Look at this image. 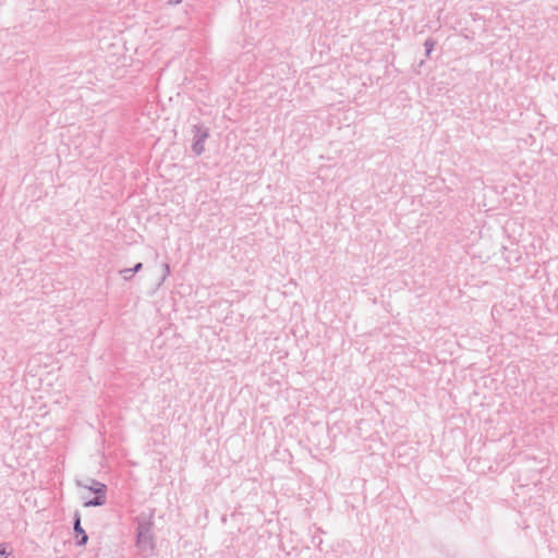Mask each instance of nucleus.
Segmentation results:
<instances>
[{"instance_id":"nucleus-1","label":"nucleus","mask_w":558,"mask_h":558,"mask_svg":"<svg viewBox=\"0 0 558 558\" xmlns=\"http://www.w3.org/2000/svg\"><path fill=\"white\" fill-rule=\"evenodd\" d=\"M135 527V558H150L156 555V539L154 535V511L149 514L141 513L134 518Z\"/></svg>"},{"instance_id":"nucleus-2","label":"nucleus","mask_w":558,"mask_h":558,"mask_svg":"<svg viewBox=\"0 0 558 558\" xmlns=\"http://www.w3.org/2000/svg\"><path fill=\"white\" fill-rule=\"evenodd\" d=\"M193 144L192 150L196 156H201L205 151V142L209 137V130L202 123L192 126Z\"/></svg>"},{"instance_id":"nucleus-3","label":"nucleus","mask_w":558,"mask_h":558,"mask_svg":"<svg viewBox=\"0 0 558 558\" xmlns=\"http://www.w3.org/2000/svg\"><path fill=\"white\" fill-rule=\"evenodd\" d=\"M95 494V497L85 501L84 507H100L107 501V486L96 480H92V486H85Z\"/></svg>"},{"instance_id":"nucleus-4","label":"nucleus","mask_w":558,"mask_h":558,"mask_svg":"<svg viewBox=\"0 0 558 558\" xmlns=\"http://www.w3.org/2000/svg\"><path fill=\"white\" fill-rule=\"evenodd\" d=\"M73 532L75 534V544L76 546H85L88 542V535L85 530L82 527L81 523V513L76 510L73 514Z\"/></svg>"},{"instance_id":"nucleus-5","label":"nucleus","mask_w":558,"mask_h":558,"mask_svg":"<svg viewBox=\"0 0 558 558\" xmlns=\"http://www.w3.org/2000/svg\"><path fill=\"white\" fill-rule=\"evenodd\" d=\"M436 45V40L432 37H428L425 43H424V47H425V56L426 57H429L434 47Z\"/></svg>"},{"instance_id":"nucleus-6","label":"nucleus","mask_w":558,"mask_h":558,"mask_svg":"<svg viewBox=\"0 0 558 558\" xmlns=\"http://www.w3.org/2000/svg\"><path fill=\"white\" fill-rule=\"evenodd\" d=\"M8 543H1L0 544V557L2 558H9L11 556V550L9 549Z\"/></svg>"},{"instance_id":"nucleus-7","label":"nucleus","mask_w":558,"mask_h":558,"mask_svg":"<svg viewBox=\"0 0 558 558\" xmlns=\"http://www.w3.org/2000/svg\"><path fill=\"white\" fill-rule=\"evenodd\" d=\"M119 272H120L121 277L123 278V280H125V281L131 280L134 276L133 271L130 268L121 269Z\"/></svg>"},{"instance_id":"nucleus-8","label":"nucleus","mask_w":558,"mask_h":558,"mask_svg":"<svg viewBox=\"0 0 558 558\" xmlns=\"http://www.w3.org/2000/svg\"><path fill=\"white\" fill-rule=\"evenodd\" d=\"M142 268H143V264H142V263H137V264H135V265H134V267H132V268H130V269L133 271V274H136V272H138Z\"/></svg>"},{"instance_id":"nucleus-9","label":"nucleus","mask_w":558,"mask_h":558,"mask_svg":"<svg viewBox=\"0 0 558 558\" xmlns=\"http://www.w3.org/2000/svg\"><path fill=\"white\" fill-rule=\"evenodd\" d=\"M180 3H182V0H168L167 1L168 5H178Z\"/></svg>"},{"instance_id":"nucleus-10","label":"nucleus","mask_w":558,"mask_h":558,"mask_svg":"<svg viewBox=\"0 0 558 558\" xmlns=\"http://www.w3.org/2000/svg\"><path fill=\"white\" fill-rule=\"evenodd\" d=\"M165 269H166V272L169 274L170 269H169V265L168 264H165Z\"/></svg>"}]
</instances>
